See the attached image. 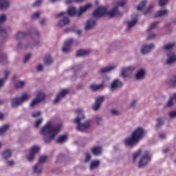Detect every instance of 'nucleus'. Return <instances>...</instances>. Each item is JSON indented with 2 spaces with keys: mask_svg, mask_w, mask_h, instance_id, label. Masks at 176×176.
Segmentation results:
<instances>
[{
  "mask_svg": "<svg viewBox=\"0 0 176 176\" xmlns=\"http://www.w3.org/2000/svg\"><path fill=\"white\" fill-rule=\"evenodd\" d=\"M61 129V124H58L54 126H52V123L49 122L45 126H44L41 130V134L42 135H50V137H44L43 141L45 144H49L52 140H54L56 135L60 133Z\"/></svg>",
  "mask_w": 176,
  "mask_h": 176,
  "instance_id": "1",
  "label": "nucleus"
},
{
  "mask_svg": "<svg viewBox=\"0 0 176 176\" xmlns=\"http://www.w3.org/2000/svg\"><path fill=\"white\" fill-rule=\"evenodd\" d=\"M108 11V8L107 7H99L97 10L94 11L93 16L94 17H102V16H105L107 14L109 19H112V17H121L123 16V14L118 10V7H115L110 12Z\"/></svg>",
  "mask_w": 176,
  "mask_h": 176,
  "instance_id": "2",
  "label": "nucleus"
},
{
  "mask_svg": "<svg viewBox=\"0 0 176 176\" xmlns=\"http://www.w3.org/2000/svg\"><path fill=\"white\" fill-rule=\"evenodd\" d=\"M142 137H144V129L139 127L132 133L131 138H126L124 140V143L126 146H133Z\"/></svg>",
  "mask_w": 176,
  "mask_h": 176,
  "instance_id": "3",
  "label": "nucleus"
},
{
  "mask_svg": "<svg viewBox=\"0 0 176 176\" xmlns=\"http://www.w3.org/2000/svg\"><path fill=\"white\" fill-rule=\"evenodd\" d=\"M76 112L77 113V115H78V117L74 120V123L76 124V129L78 131H85V130H87V129H89V127L91 126V120H88L85 123H80V120L85 119L83 110H82V109H78L76 110Z\"/></svg>",
  "mask_w": 176,
  "mask_h": 176,
  "instance_id": "4",
  "label": "nucleus"
},
{
  "mask_svg": "<svg viewBox=\"0 0 176 176\" xmlns=\"http://www.w3.org/2000/svg\"><path fill=\"white\" fill-rule=\"evenodd\" d=\"M89 8H91V4H87L85 6L80 7L78 11L76 12V9L74 7H69L67 10V14L69 16H75L77 13V16L80 17L82 13H85Z\"/></svg>",
  "mask_w": 176,
  "mask_h": 176,
  "instance_id": "5",
  "label": "nucleus"
},
{
  "mask_svg": "<svg viewBox=\"0 0 176 176\" xmlns=\"http://www.w3.org/2000/svg\"><path fill=\"white\" fill-rule=\"evenodd\" d=\"M30 99V96L28 95L27 93L23 94L21 98H15L11 99V105L12 107H19L20 104L24 102V101H27Z\"/></svg>",
  "mask_w": 176,
  "mask_h": 176,
  "instance_id": "6",
  "label": "nucleus"
},
{
  "mask_svg": "<svg viewBox=\"0 0 176 176\" xmlns=\"http://www.w3.org/2000/svg\"><path fill=\"white\" fill-rule=\"evenodd\" d=\"M47 160V157L46 155H42L38 159V163L36 164L33 168V171L36 174H41L42 173V165L41 163H45Z\"/></svg>",
  "mask_w": 176,
  "mask_h": 176,
  "instance_id": "7",
  "label": "nucleus"
},
{
  "mask_svg": "<svg viewBox=\"0 0 176 176\" xmlns=\"http://www.w3.org/2000/svg\"><path fill=\"white\" fill-rule=\"evenodd\" d=\"M151 162V153L149 151H146L144 152L143 155L141 157V160L139 162V167H144V166H146L148 162Z\"/></svg>",
  "mask_w": 176,
  "mask_h": 176,
  "instance_id": "8",
  "label": "nucleus"
},
{
  "mask_svg": "<svg viewBox=\"0 0 176 176\" xmlns=\"http://www.w3.org/2000/svg\"><path fill=\"white\" fill-rule=\"evenodd\" d=\"M61 16H63V19L58 23V25L59 27H64V25H67V24H69V18L68 16H65V13L60 12L56 15V18L61 17Z\"/></svg>",
  "mask_w": 176,
  "mask_h": 176,
  "instance_id": "9",
  "label": "nucleus"
},
{
  "mask_svg": "<svg viewBox=\"0 0 176 176\" xmlns=\"http://www.w3.org/2000/svg\"><path fill=\"white\" fill-rule=\"evenodd\" d=\"M46 96L45 94L42 92H38L36 95V99H34L30 104V107H35V105H37V104H39V102H42L43 100H45V98Z\"/></svg>",
  "mask_w": 176,
  "mask_h": 176,
  "instance_id": "10",
  "label": "nucleus"
},
{
  "mask_svg": "<svg viewBox=\"0 0 176 176\" xmlns=\"http://www.w3.org/2000/svg\"><path fill=\"white\" fill-rule=\"evenodd\" d=\"M39 153V146H34L30 148V154L28 156V160L32 162L35 159L36 153Z\"/></svg>",
  "mask_w": 176,
  "mask_h": 176,
  "instance_id": "11",
  "label": "nucleus"
},
{
  "mask_svg": "<svg viewBox=\"0 0 176 176\" xmlns=\"http://www.w3.org/2000/svg\"><path fill=\"white\" fill-rule=\"evenodd\" d=\"M134 71V67H128L123 68L121 71V76L122 78H128L131 75V73Z\"/></svg>",
  "mask_w": 176,
  "mask_h": 176,
  "instance_id": "12",
  "label": "nucleus"
},
{
  "mask_svg": "<svg viewBox=\"0 0 176 176\" xmlns=\"http://www.w3.org/2000/svg\"><path fill=\"white\" fill-rule=\"evenodd\" d=\"M73 43H74V39L72 38L67 40L63 45V47L62 48V52H63L64 53H68V52L71 50V45H72Z\"/></svg>",
  "mask_w": 176,
  "mask_h": 176,
  "instance_id": "13",
  "label": "nucleus"
},
{
  "mask_svg": "<svg viewBox=\"0 0 176 176\" xmlns=\"http://www.w3.org/2000/svg\"><path fill=\"white\" fill-rule=\"evenodd\" d=\"M102 102H104V96L96 98L95 104L93 106V110L98 111L100 107H101V104H102Z\"/></svg>",
  "mask_w": 176,
  "mask_h": 176,
  "instance_id": "14",
  "label": "nucleus"
},
{
  "mask_svg": "<svg viewBox=\"0 0 176 176\" xmlns=\"http://www.w3.org/2000/svg\"><path fill=\"white\" fill-rule=\"evenodd\" d=\"M67 94H68V90L67 89H64L62 91H60V93L56 96L55 100H54V104H57V102H58V101H60L61 98L65 97V95Z\"/></svg>",
  "mask_w": 176,
  "mask_h": 176,
  "instance_id": "15",
  "label": "nucleus"
},
{
  "mask_svg": "<svg viewBox=\"0 0 176 176\" xmlns=\"http://www.w3.org/2000/svg\"><path fill=\"white\" fill-rule=\"evenodd\" d=\"M154 47L155 45L153 44H150L149 45H144L142 48L141 53H142V54H146V53H149Z\"/></svg>",
  "mask_w": 176,
  "mask_h": 176,
  "instance_id": "16",
  "label": "nucleus"
},
{
  "mask_svg": "<svg viewBox=\"0 0 176 176\" xmlns=\"http://www.w3.org/2000/svg\"><path fill=\"white\" fill-rule=\"evenodd\" d=\"M123 86V83L120 82L119 80H114L111 85V90H116V89L119 87H122Z\"/></svg>",
  "mask_w": 176,
  "mask_h": 176,
  "instance_id": "17",
  "label": "nucleus"
},
{
  "mask_svg": "<svg viewBox=\"0 0 176 176\" xmlns=\"http://www.w3.org/2000/svg\"><path fill=\"white\" fill-rule=\"evenodd\" d=\"M90 50H80L76 52V57H82V56H89L90 54Z\"/></svg>",
  "mask_w": 176,
  "mask_h": 176,
  "instance_id": "18",
  "label": "nucleus"
},
{
  "mask_svg": "<svg viewBox=\"0 0 176 176\" xmlns=\"http://www.w3.org/2000/svg\"><path fill=\"white\" fill-rule=\"evenodd\" d=\"M9 8V1L7 0H0V10H6Z\"/></svg>",
  "mask_w": 176,
  "mask_h": 176,
  "instance_id": "19",
  "label": "nucleus"
},
{
  "mask_svg": "<svg viewBox=\"0 0 176 176\" xmlns=\"http://www.w3.org/2000/svg\"><path fill=\"white\" fill-rule=\"evenodd\" d=\"M94 25H96V21L94 20H91V19L88 20L87 22V25L85 27V29L86 30H90L91 28H93Z\"/></svg>",
  "mask_w": 176,
  "mask_h": 176,
  "instance_id": "20",
  "label": "nucleus"
},
{
  "mask_svg": "<svg viewBox=\"0 0 176 176\" xmlns=\"http://www.w3.org/2000/svg\"><path fill=\"white\" fill-rule=\"evenodd\" d=\"M102 87H104V84H92L89 86V89H91V90H93V91H97V90H100V89H102Z\"/></svg>",
  "mask_w": 176,
  "mask_h": 176,
  "instance_id": "21",
  "label": "nucleus"
},
{
  "mask_svg": "<svg viewBox=\"0 0 176 176\" xmlns=\"http://www.w3.org/2000/svg\"><path fill=\"white\" fill-rule=\"evenodd\" d=\"M10 74V72L5 71L4 78L2 79H0V87H2V86H3V83L6 82V80H8V77L9 76Z\"/></svg>",
  "mask_w": 176,
  "mask_h": 176,
  "instance_id": "22",
  "label": "nucleus"
},
{
  "mask_svg": "<svg viewBox=\"0 0 176 176\" xmlns=\"http://www.w3.org/2000/svg\"><path fill=\"white\" fill-rule=\"evenodd\" d=\"M67 138H68V135H61L58 137L56 140V142H58V144H63V142H65V141H67Z\"/></svg>",
  "mask_w": 176,
  "mask_h": 176,
  "instance_id": "23",
  "label": "nucleus"
},
{
  "mask_svg": "<svg viewBox=\"0 0 176 176\" xmlns=\"http://www.w3.org/2000/svg\"><path fill=\"white\" fill-rule=\"evenodd\" d=\"M116 68V66H109L107 67H104L100 69L99 74H105L107 72H109V71H112V69H115Z\"/></svg>",
  "mask_w": 176,
  "mask_h": 176,
  "instance_id": "24",
  "label": "nucleus"
},
{
  "mask_svg": "<svg viewBox=\"0 0 176 176\" xmlns=\"http://www.w3.org/2000/svg\"><path fill=\"white\" fill-rule=\"evenodd\" d=\"M0 63L1 64H6L8 63V56L2 54L0 51Z\"/></svg>",
  "mask_w": 176,
  "mask_h": 176,
  "instance_id": "25",
  "label": "nucleus"
},
{
  "mask_svg": "<svg viewBox=\"0 0 176 176\" xmlns=\"http://www.w3.org/2000/svg\"><path fill=\"white\" fill-rule=\"evenodd\" d=\"M176 61V55L173 54L168 56V60H166V64H173Z\"/></svg>",
  "mask_w": 176,
  "mask_h": 176,
  "instance_id": "26",
  "label": "nucleus"
},
{
  "mask_svg": "<svg viewBox=\"0 0 176 176\" xmlns=\"http://www.w3.org/2000/svg\"><path fill=\"white\" fill-rule=\"evenodd\" d=\"M52 63H53V59L52 58V56H50V55H47L44 58V64L45 65H50Z\"/></svg>",
  "mask_w": 176,
  "mask_h": 176,
  "instance_id": "27",
  "label": "nucleus"
},
{
  "mask_svg": "<svg viewBox=\"0 0 176 176\" xmlns=\"http://www.w3.org/2000/svg\"><path fill=\"white\" fill-rule=\"evenodd\" d=\"M27 35H28V33H25L24 32H19L15 36V39H23V38L27 36Z\"/></svg>",
  "mask_w": 176,
  "mask_h": 176,
  "instance_id": "28",
  "label": "nucleus"
},
{
  "mask_svg": "<svg viewBox=\"0 0 176 176\" xmlns=\"http://www.w3.org/2000/svg\"><path fill=\"white\" fill-rule=\"evenodd\" d=\"M144 75H145V71H144V69H140L136 74L135 78L136 79H143Z\"/></svg>",
  "mask_w": 176,
  "mask_h": 176,
  "instance_id": "29",
  "label": "nucleus"
},
{
  "mask_svg": "<svg viewBox=\"0 0 176 176\" xmlns=\"http://www.w3.org/2000/svg\"><path fill=\"white\" fill-rule=\"evenodd\" d=\"M167 13H168V11L166 10H160L157 12L154 17H162V16H166Z\"/></svg>",
  "mask_w": 176,
  "mask_h": 176,
  "instance_id": "30",
  "label": "nucleus"
},
{
  "mask_svg": "<svg viewBox=\"0 0 176 176\" xmlns=\"http://www.w3.org/2000/svg\"><path fill=\"white\" fill-rule=\"evenodd\" d=\"M98 166H100V161L98 160L93 161L90 164L89 169L94 170V168H97Z\"/></svg>",
  "mask_w": 176,
  "mask_h": 176,
  "instance_id": "31",
  "label": "nucleus"
},
{
  "mask_svg": "<svg viewBox=\"0 0 176 176\" xmlns=\"http://www.w3.org/2000/svg\"><path fill=\"white\" fill-rule=\"evenodd\" d=\"M2 156L6 160H7L9 159V157H10V156H12V151H10V150H6V151L3 152Z\"/></svg>",
  "mask_w": 176,
  "mask_h": 176,
  "instance_id": "32",
  "label": "nucleus"
},
{
  "mask_svg": "<svg viewBox=\"0 0 176 176\" xmlns=\"http://www.w3.org/2000/svg\"><path fill=\"white\" fill-rule=\"evenodd\" d=\"M10 126L9 124H5L3 126L0 128V135H2L3 134H5L6 131H8Z\"/></svg>",
  "mask_w": 176,
  "mask_h": 176,
  "instance_id": "33",
  "label": "nucleus"
},
{
  "mask_svg": "<svg viewBox=\"0 0 176 176\" xmlns=\"http://www.w3.org/2000/svg\"><path fill=\"white\" fill-rule=\"evenodd\" d=\"M145 5H146V0L142 1L140 5L137 6V10H144Z\"/></svg>",
  "mask_w": 176,
  "mask_h": 176,
  "instance_id": "34",
  "label": "nucleus"
},
{
  "mask_svg": "<svg viewBox=\"0 0 176 176\" xmlns=\"http://www.w3.org/2000/svg\"><path fill=\"white\" fill-rule=\"evenodd\" d=\"M93 155H100L101 153V147H94L91 148Z\"/></svg>",
  "mask_w": 176,
  "mask_h": 176,
  "instance_id": "35",
  "label": "nucleus"
},
{
  "mask_svg": "<svg viewBox=\"0 0 176 176\" xmlns=\"http://www.w3.org/2000/svg\"><path fill=\"white\" fill-rule=\"evenodd\" d=\"M174 46H175V43H170L165 45L164 47V50H170V49H173V47H174Z\"/></svg>",
  "mask_w": 176,
  "mask_h": 176,
  "instance_id": "36",
  "label": "nucleus"
},
{
  "mask_svg": "<svg viewBox=\"0 0 176 176\" xmlns=\"http://www.w3.org/2000/svg\"><path fill=\"white\" fill-rule=\"evenodd\" d=\"M138 21V20L137 19V18H135L131 21L128 22V28H131V27H134V25L137 24Z\"/></svg>",
  "mask_w": 176,
  "mask_h": 176,
  "instance_id": "37",
  "label": "nucleus"
},
{
  "mask_svg": "<svg viewBox=\"0 0 176 176\" xmlns=\"http://www.w3.org/2000/svg\"><path fill=\"white\" fill-rule=\"evenodd\" d=\"M24 86V82L23 81H18L15 83L16 89H21Z\"/></svg>",
  "mask_w": 176,
  "mask_h": 176,
  "instance_id": "38",
  "label": "nucleus"
},
{
  "mask_svg": "<svg viewBox=\"0 0 176 176\" xmlns=\"http://www.w3.org/2000/svg\"><path fill=\"white\" fill-rule=\"evenodd\" d=\"M157 24H159V22H153L151 23L150 28L147 30V32H151V30H153V28H155Z\"/></svg>",
  "mask_w": 176,
  "mask_h": 176,
  "instance_id": "39",
  "label": "nucleus"
},
{
  "mask_svg": "<svg viewBox=\"0 0 176 176\" xmlns=\"http://www.w3.org/2000/svg\"><path fill=\"white\" fill-rule=\"evenodd\" d=\"M140 155H141V150L140 149L133 154V162H135V159H137Z\"/></svg>",
  "mask_w": 176,
  "mask_h": 176,
  "instance_id": "40",
  "label": "nucleus"
},
{
  "mask_svg": "<svg viewBox=\"0 0 176 176\" xmlns=\"http://www.w3.org/2000/svg\"><path fill=\"white\" fill-rule=\"evenodd\" d=\"M170 83L172 85V86H173L174 87H176V76H174L170 78Z\"/></svg>",
  "mask_w": 176,
  "mask_h": 176,
  "instance_id": "41",
  "label": "nucleus"
},
{
  "mask_svg": "<svg viewBox=\"0 0 176 176\" xmlns=\"http://www.w3.org/2000/svg\"><path fill=\"white\" fill-rule=\"evenodd\" d=\"M31 58V54H27L25 55L24 59H23V63L25 64Z\"/></svg>",
  "mask_w": 176,
  "mask_h": 176,
  "instance_id": "42",
  "label": "nucleus"
},
{
  "mask_svg": "<svg viewBox=\"0 0 176 176\" xmlns=\"http://www.w3.org/2000/svg\"><path fill=\"white\" fill-rule=\"evenodd\" d=\"M41 15V14L39 12H35L34 14H33L31 16L32 20H35L36 19H39V16Z\"/></svg>",
  "mask_w": 176,
  "mask_h": 176,
  "instance_id": "43",
  "label": "nucleus"
},
{
  "mask_svg": "<svg viewBox=\"0 0 176 176\" xmlns=\"http://www.w3.org/2000/svg\"><path fill=\"white\" fill-rule=\"evenodd\" d=\"M38 116H41V111H33L32 113V118H38Z\"/></svg>",
  "mask_w": 176,
  "mask_h": 176,
  "instance_id": "44",
  "label": "nucleus"
},
{
  "mask_svg": "<svg viewBox=\"0 0 176 176\" xmlns=\"http://www.w3.org/2000/svg\"><path fill=\"white\" fill-rule=\"evenodd\" d=\"M42 122H43L42 118L38 119V120L36 121L35 124H34V127H36V128L39 127V125L42 123Z\"/></svg>",
  "mask_w": 176,
  "mask_h": 176,
  "instance_id": "45",
  "label": "nucleus"
},
{
  "mask_svg": "<svg viewBox=\"0 0 176 176\" xmlns=\"http://www.w3.org/2000/svg\"><path fill=\"white\" fill-rule=\"evenodd\" d=\"M168 1V0H158V3L160 6H164Z\"/></svg>",
  "mask_w": 176,
  "mask_h": 176,
  "instance_id": "46",
  "label": "nucleus"
},
{
  "mask_svg": "<svg viewBox=\"0 0 176 176\" xmlns=\"http://www.w3.org/2000/svg\"><path fill=\"white\" fill-rule=\"evenodd\" d=\"M157 120V127H160V126H163L164 123L163 122V118H158Z\"/></svg>",
  "mask_w": 176,
  "mask_h": 176,
  "instance_id": "47",
  "label": "nucleus"
},
{
  "mask_svg": "<svg viewBox=\"0 0 176 176\" xmlns=\"http://www.w3.org/2000/svg\"><path fill=\"white\" fill-rule=\"evenodd\" d=\"M6 20V16L5 14L0 15V24H2Z\"/></svg>",
  "mask_w": 176,
  "mask_h": 176,
  "instance_id": "48",
  "label": "nucleus"
},
{
  "mask_svg": "<svg viewBox=\"0 0 176 176\" xmlns=\"http://www.w3.org/2000/svg\"><path fill=\"white\" fill-rule=\"evenodd\" d=\"M153 8V5L151 4L149 7L146 9V10L144 12V14H146V13H150L151 10H152Z\"/></svg>",
  "mask_w": 176,
  "mask_h": 176,
  "instance_id": "49",
  "label": "nucleus"
},
{
  "mask_svg": "<svg viewBox=\"0 0 176 176\" xmlns=\"http://www.w3.org/2000/svg\"><path fill=\"white\" fill-rule=\"evenodd\" d=\"M42 3V0H37L34 2V3L33 4V6H41V4Z\"/></svg>",
  "mask_w": 176,
  "mask_h": 176,
  "instance_id": "50",
  "label": "nucleus"
},
{
  "mask_svg": "<svg viewBox=\"0 0 176 176\" xmlns=\"http://www.w3.org/2000/svg\"><path fill=\"white\" fill-rule=\"evenodd\" d=\"M0 34L1 35H8L6 30L2 28H0Z\"/></svg>",
  "mask_w": 176,
  "mask_h": 176,
  "instance_id": "51",
  "label": "nucleus"
},
{
  "mask_svg": "<svg viewBox=\"0 0 176 176\" xmlns=\"http://www.w3.org/2000/svg\"><path fill=\"white\" fill-rule=\"evenodd\" d=\"M36 69H37V71H38V72H41L43 71V66L42 65L39 64L36 67Z\"/></svg>",
  "mask_w": 176,
  "mask_h": 176,
  "instance_id": "52",
  "label": "nucleus"
},
{
  "mask_svg": "<svg viewBox=\"0 0 176 176\" xmlns=\"http://www.w3.org/2000/svg\"><path fill=\"white\" fill-rule=\"evenodd\" d=\"M170 118H176V111H170L169 113Z\"/></svg>",
  "mask_w": 176,
  "mask_h": 176,
  "instance_id": "53",
  "label": "nucleus"
},
{
  "mask_svg": "<svg viewBox=\"0 0 176 176\" xmlns=\"http://www.w3.org/2000/svg\"><path fill=\"white\" fill-rule=\"evenodd\" d=\"M91 158V157L90 156V154H89V153H87L85 154V162H89V160H90Z\"/></svg>",
  "mask_w": 176,
  "mask_h": 176,
  "instance_id": "54",
  "label": "nucleus"
},
{
  "mask_svg": "<svg viewBox=\"0 0 176 176\" xmlns=\"http://www.w3.org/2000/svg\"><path fill=\"white\" fill-rule=\"evenodd\" d=\"M156 36V35H155V34H152L150 36H148L147 37V41H151V39H153V38H155Z\"/></svg>",
  "mask_w": 176,
  "mask_h": 176,
  "instance_id": "55",
  "label": "nucleus"
},
{
  "mask_svg": "<svg viewBox=\"0 0 176 176\" xmlns=\"http://www.w3.org/2000/svg\"><path fill=\"white\" fill-rule=\"evenodd\" d=\"M112 115H119V112L115 109L111 110Z\"/></svg>",
  "mask_w": 176,
  "mask_h": 176,
  "instance_id": "56",
  "label": "nucleus"
},
{
  "mask_svg": "<svg viewBox=\"0 0 176 176\" xmlns=\"http://www.w3.org/2000/svg\"><path fill=\"white\" fill-rule=\"evenodd\" d=\"M137 102V100H133L131 103V108H134L135 107V103Z\"/></svg>",
  "mask_w": 176,
  "mask_h": 176,
  "instance_id": "57",
  "label": "nucleus"
},
{
  "mask_svg": "<svg viewBox=\"0 0 176 176\" xmlns=\"http://www.w3.org/2000/svg\"><path fill=\"white\" fill-rule=\"evenodd\" d=\"M125 3L124 1H120L118 3V6H121V8H123L124 6Z\"/></svg>",
  "mask_w": 176,
  "mask_h": 176,
  "instance_id": "58",
  "label": "nucleus"
},
{
  "mask_svg": "<svg viewBox=\"0 0 176 176\" xmlns=\"http://www.w3.org/2000/svg\"><path fill=\"white\" fill-rule=\"evenodd\" d=\"M8 166H13L14 164V162L13 161H8L7 162Z\"/></svg>",
  "mask_w": 176,
  "mask_h": 176,
  "instance_id": "59",
  "label": "nucleus"
},
{
  "mask_svg": "<svg viewBox=\"0 0 176 176\" xmlns=\"http://www.w3.org/2000/svg\"><path fill=\"white\" fill-rule=\"evenodd\" d=\"M45 23H46L45 19H43L40 21V24H41V25H43V24H45Z\"/></svg>",
  "mask_w": 176,
  "mask_h": 176,
  "instance_id": "60",
  "label": "nucleus"
},
{
  "mask_svg": "<svg viewBox=\"0 0 176 176\" xmlns=\"http://www.w3.org/2000/svg\"><path fill=\"white\" fill-rule=\"evenodd\" d=\"M100 122H101V118L97 117L96 118V123H97V124H100Z\"/></svg>",
  "mask_w": 176,
  "mask_h": 176,
  "instance_id": "61",
  "label": "nucleus"
},
{
  "mask_svg": "<svg viewBox=\"0 0 176 176\" xmlns=\"http://www.w3.org/2000/svg\"><path fill=\"white\" fill-rule=\"evenodd\" d=\"M77 89H78V90H80V89H83V85L82 84H79L77 86Z\"/></svg>",
  "mask_w": 176,
  "mask_h": 176,
  "instance_id": "62",
  "label": "nucleus"
},
{
  "mask_svg": "<svg viewBox=\"0 0 176 176\" xmlns=\"http://www.w3.org/2000/svg\"><path fill=\"white\" fill-rule=\"evenodd\" d=\"M160 138H166V135L164 133L160 134Z\"/></svg>",
  "mask_w": 176,
  "mask_h": 176,
  "instance_id": "63",
  "label": "nucleus"
},
{
  "mask_svg": "<svg viewBox=\"0 0 176 176\" xmlns=\"http://www.w3.org/2000/svg\"><path fill=\"white\" fill-rule=\"evenodd\" d=\"M76 34H77L78 35H82V31H81V30H77V31H76Z\"/></svg>",
  "mask_w": 176,
  "mask_h": 176,
  "instance_id": "64",
  "label": "nucleus"
}]
</instances>
